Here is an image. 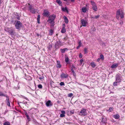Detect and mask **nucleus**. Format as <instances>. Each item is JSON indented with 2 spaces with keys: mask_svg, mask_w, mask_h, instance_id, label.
<instances>
[{
  "mask_svg": "<svg viewBox=\"0 0 125 125\" xmlns=\"http://www.w3.org/2000/svg\"><path fill=\"white\" fill-rule=\"evenodd\" d=\"M56 17V15L54 14L50 15L47 21L51 24V26H53L54 25V21Z\"/></svg>",
  "mask_w": 125,
  "mask_h": 125,
  "instance_id": "f257e3e1",
  "label": "nucleus"
},
{
  "mask_svg": "<svg viewBox=\"0 0 125 125\" xmlns=\"http://www.w3.org/2000/svg\"><path fill=\"white\" fill-rule=\"evenodd\" d=\"M124 13L122 10L121 11L120 10H118L116 12V18L118 20L119 18V16H120L121 18L123 19L124 17Z\"/></svg>",
  "mask_w": 125,
  "mask_h": 125,
  "instance_id": "f03ea898",
  "label": "nucleus"
},
{
  "mask_svg": "<svg viewBox=\"0 0 125 125\" xmlns=\"http://www.w3.org/2000/svg\"><path fill=\"white\" fill-rule=\"evenodd\" d=\"M29 8L30 12L33 14L35 13L36 12H38V10L37 9H34L33 6L31 5L29 6Z\"/></svg>",
  "mask_w": 125,
  "mask_h": 125,
  "instance_id": "7ed1b4c3",
  "label": "nucleus"
},
{
  "mask_svg": "<svg viewBox=\"0 0 125 125\" xmlns=\"http://www.w3.org/2000/svg\"><path fill=\"white\" fill-rule=\"evenodd\" d=\"M79 114L80 115L83 116H85L87 115L86 109L84 108H83L81 109Z\"/></svg>",
  "mask_w": 125,
  "mask_h": 125,
  "instance_id": "20e7f679",
  "label": "nucleus"
},
{
  "mask_svg": "<svg viewBox=\"0 0 125 125\" xmlns=\"http://www.w3.org/2000/svg\"><path fill=\"white\" fill-rule=\"evenodd\" d=\"M91 3L92 5V8L93 10L95 11H96L97 10V8L96 4L92 1H91Z\"/></svg>",
  "mask_w": 125,
  "mask_h": 125,
  "instance_id": "39448f33",
  "label": "nucleus"
},
{
  "mask_svg": "<svg viewBox=\"0 0 125 125\" xmlns=\"http://www.w3.org/2000/svg\"><path fill=\"white\" fill-rule=\"evenodd\" d=\"M22 24L21 23L20 21H18L17 22L15 25V27L17 29H19L21 26Z\"/></svg>",
  "mask_w": 125,
  "mask_h": 125,
  "instance_id": "423d86ee",
  "label": "nucleus"
},
{
  "mask_svg": "<svg viewBox=\"0 0 125 125\" xmlns=\"http://www.w3.org/2000/svg\"><path fill=\"white\" fill-rule=\"evenodd\" d=\"M5 97H6L7 98L6 100V102L7 105L9 106L10 107V101L9 100V97L7 95H6V96H5Z\"/></svg>",
  "mask_w": 125,
  "mask_h": 125,
  "instance_id": "0eeeda50",
  "label": "nucleus"
},
{
  "mask_svg": "<svg viewBox=\"0 0 125 125\" xmlns=\"http://www.w3.org/2000/svg\"><path fill=\"white\" fill-rule=\"evenodd\" d=\"M8 32L11 35H13L14 33V30L10 28L8 29Z\"/></svg>",
  "mask_w": 125,
  "mask_h": 125,
  "instance_id": "6e6552de",
  "label": "nucleus"
},
{
  "mask_svg": "<svg viewBox=\"0 0 125 125\" xmlns=\"http://www.w3.org/2000/svg\"><path fill=\"white\" fill-rule=\"evenodd\" d=\"M81 22L83 26L85 27L86 26L87 23V21L83 19H82L81 21Z\"/></svg>",
  "mask_w": 125,
  "mask_h": 125,
  "instance_id": "1a4fd4ad",
  "label": "nucleus"
},
{
  "mask_svg": "<svg viewBox=\"0 0 125 125\" xmlns=\"http://www.w3.org/2000/svg\"><path fill=\"white\" fill-rule=\"evenodd\" d=\"M121 77L119 75H117L116 77V81L117 82L119 83L121 82Z\"/></svg>",
  "mask_w": 125,
  "mask_h": 125,
  "instance_id": "9d476101",
  "label": "nucleus"
},
{
  "mask_svg": "<svg viewBox=\"0 0 125 125\" xmlns=\"http://www.w3.org/2000/svg\"><path fill=\"white\" fill-rule=\"evenodd\" d=\"M62 45V43L60 41L56 42L55 44V47H57V46H61Z\"/></svg>",
  "mask_w": 125,
  "mask_h": 125,
  "instance_id": "9b49d317",
  "label": "nucleus"
},
{
  "mask_svg": "<svg viewBox=\"0 0 125 125\" xmlns=\"http://www.w3.org/2000/svg\"><path fill=\"white\" fill-rule=\"evenodd\" d=\"M46 104L47 107H49L52 105V104L50 100L46 102Z\"/></svg>",
  "mask_w": 125,
  "mask_h": 125,
  "instance_id": "f8f14e48",
  "label": "nucleus"
},
{
  "mask_svg": "<svg viewBox=\"0 0 125 125\" xmlns=\"http://www.w3.org/2000/svg\"><path fill=\"white\" fill-rule=\"evenodd\" d=\"M42 14L44 16L48 17L49 15V12L48 11H44Z\"/></svg>",
  "mask_w": 125,
  "mask_h": 125,
  "instance_id": "ddd939ff",
  "label": "nucleus"
},
{
  "mask_svg": "<svg viewBox=\"0 0 125 125\" xmlns=\"http://www.w3.org/2000/svg\"><path fill=\"white\" fill-rule=\"evenodd\" d=\"M57 67L58 68H61L62 67V66L60 64V61H57Z\"/></svg>",
  "mask_w": 125,
  "mask_h": 125,
  "instance_id": "4468645a",
  "label": "nucleus"
},
{
  "mask_svg": "<svg viewBox=\"0 0 125 125\" xmlns=\"http://www.w3.org/2000/svg\"><path fill=\"white\" fill-rule=\"evenodd\" d=\"M118 65V63H116L115 64H113L111 66V68H116Z\"/></svg>",
  "mask_w": 125,
  "mask_h": 125,
  "instance_id": "2eb2a0df",
  "label": "nucleus"
},
{
  "mask_svg": "<svg viewBox=\"0 0 125 125\" xmlns=\"http://www.w3.org/2000/svg\"><path fill=\"white\" fill-rule=\"evenodd\" d=\"M68 75L67 74H65L64 73H62L61 75V77L62 78H67Z\"/></svg>",
  "mask_w": 125,
  "mask_h": 125,
  "instance_id": "dca6fc26",
  "label": "nucleus"
},
{
  "mask_svg": "<svg viewBox=\"0 0 125 125\" xmlns=\"http://www.w3.org/2000/svg\"><path fill=\"white\" fill-rule=\"evenodd\" d=\"M63 18L64 19L65 22L66 23H68V21L67 17L65 16H64L63 17Z\"/></svg>",
  "mask_w": 125,
  "mask_h": 125,
  "instance_id": "f3484780",
  "label": "nucleus"
},
{
  "mask_svg": "<svg viewBox=\"0 0 125 125\" xmlns=\"http://www.w3.org/2000/svg\"><path fill=\"white\" fill-rule=\"evenodd\" d=\"M113 117L116 119H118L119 117V116L118 114L114 115Z\"/></svg>",
  "mask_w": 125,
  "mask_h": 125,
  "instance_id": "a211bd4d",
  "label": "nucleus"
},
{
  "mask_svg": "<svg viewBox=\"0 0 125 125\" xmlns=\"http://www.w3.org/2000/svg\"><path fill=\"white\" fill-rule=\"evenodd\" d=\"M56 2L59 5L61 6L62 5V2L60 0H57Z\"/></svg>",
  "mask_w": 125,
  "mask_h": 125,
  "instance_id": "6ab92c4d",
  "label": "nucleus"
},
{
  "mask_svg": "<svg viewBox=\"0 0 125 125\" xmlns=\"http://www.w3.org/2000/svg\"><path fill=\"white\" fill-rule=\"evenodd\" d=\"M87 11L86 8L85 7H83L82 9V11L83 12H86Z\"/></svg>",
  "mask_w": 125,
  "mask_h": 125,
  "instance_id": "aec40b11",
  "label": "nucleus"
},
{
  "mask_svg": "<svg viewBox=\"0 0 125 125\" xmlns=\"http://www.w3.org/2000/svg\"><path fill=\"white\" fill-rule=\"evenodd\" d=\"M66 50H68V49L66 48H64L63 49H60L62 53H64Z\"/></svg>",
  "mask_w": 125,
  "mask_h": 125,
  "instance_id": "412c9836",
  "label": "nucleus"
},
{
  "mask_svg": "<svg viewBox=\"0 0 125 125\" xmlns=\"http://www.w3.org/2000/svg\"><path fill=\"white\" fill-rule=\"evenodd\" d=\"M91 65L92 66L93 68L95 67L96 66V64L94 62H91Z\"/></svg>",
  "mask_w": 125,
  "mask_h": 125,
  "instance_id": "4be33fe9",
  "label": "nucleus"
},
{
  "mask_svg": "<svg viewBox=\"0 0 125 125\" xmlns=\"http://www.w3.org/2000/svg\"><path fill=\"white\" fill-rule=\"evenodd\" d=\"M65 31L66 30L65 28L64 27H63L61 31V32L62 33H64Z\"/></svg>",
  "mask_w": 125,
  "mask_h": 125,
  "instance_id": "5701e85b",
  "label": "nucleus"
},
{
  "mask_svg": "<svg viewBox=\"0 0 125 125\" xmlns=\"http://www.w3.org/2000/svg\"><path fill=\"white\" fill-rule=\"evenodd\" d=\"M62 10L64 11H66L67 12H68V10L66 7L62 8Z\"/></svg>",
  "mask_w": 125,
  "mask_h": 125,
  "instance_id": "b1692460",
  "label": "nucleus"
},
{
  "mask_svg": "<svg viewBox=\"0 0 125 125\" xmlns=\"http://www.w3.org/2000/svg\"><path fill=\"white\" fill-rule=\"evenodd\" d=\"M53 30H51L49 31V35H52L53 33Z\"/></svg>",
  "mask_w": 125,
  "mask_h": 125,
  "instance_id": "393cba45",
  "label": "nucleus"
},
{
  "mask_svg": "<svg viewBox=\"0 0 125 125\" xmlns=\"http://www.w3.org/2000/svg\"><path fill=\"white\" fill-rule=\"evenodd\" d=\"M7 95L4 94L2 92L0 91V96H6Z\"/></svg>",
  "mask_w": 125,
  "mask_h": 125,
  "instance_id": "a878e982",
  "label": "nucleus"
},
{
  "mask_svg": "<svg viewBox=\"0 0 125 125\" xmlns=\"http://www.w3.org/2000/svg\"><path fill=\"white\" fill-rule=\"evenodd\" d=\"M4 125H10V122H6L4 124Z\"/></svg>",
  "mask_w": 125,
  "mask_h": 125,
  "instance_id": "bb28decb",
  "label": "nucleus"
},
{
  "mask_svg": "<svg viewBox=\"0 0 125 125\" xmlns=\"http://www.w3.org/2000/svg\"><path fill=\"white\" fill-rule=\"evenodd\" d=\"M100 59H102V60H104V55L103 54H101L100 56Z\"/></svg>",
  "mask_w": 125,
  "mask_h": 125,
  "instance_id": "cd10ccee",
  "label": "nucleus"
},
{
  "mask_svg": "<svg viewBox=\"0 0 125 125\" xmlns=\"http://www.w3.org/2000/svg\"><path fill=\"white\" fill-rule=\"evenodd\" d=\"M117 83H118L116 82V81H115L113 83V86H116L117 85Z\"/></svg>",
  "mask_w": 125,
  "mask_h": 125,
  "instance_id": "c85d7f7f",
  "label": "nucleus"
},
{
  "mask_svg": "<svg viewBox=\"0 0 125 125\" xmlns=\"http://www.w3.org/2000/svg\"><path fill=\"white\" fill-rule=\"evenodd\" d=\"M106 121V119L104 118H102V121L103 123H105Z\"/></svg>",
  "mask_w": 125,
  "mask_h": 125,
  "instance_id": "c756f323",
  "label": "nucleus"
},
{
  "mask_svg": "<svg viewBox=\"0 0 125 125\" xmlns=\"http://www.w3.org/2000/svg\"><path fill=\"white\" fill-rule=\"evenodd\" d=\"M65 61L66 62H68L69 61V58L68 57H66L65 59Z\"/></svg>",
  "mask_w": 125,
  "mask_h": 125,
  "instance_id": "7c9ffc66",
  "label": "nucleus"
},
{
  "mask_svg": "<svg viewBox=\"0 0 125 125\" xmlns=\"http://www.w3.org/2000/svg\"><path fill=\"white\" fill-rule=\"evenodd\" d=\"M73 94L72 93H70L68 95V96L69 97H71L73 96Z\"/></svg>",
  "mask_w": 125,
  "mask_h": 125,
  "instance_id": "2f4dec72",
  "label": "nucleus"
},
{
  "mask_svg": "<svg viewBox=\"0 0 125 125\" xmlns=\"http://www.w3.org/2000/svg\"><path fill=\"white\" fill-rule=\"evenodd\" d=\"M38 88L40 89L42 88V85L41 84L38 85Z\"/></svg>",
  "mask_w": 125,
  "mask_h": 125,
  "instance_id": "473e14b6",
  "label": "nucleus"
},
{
  "mask_svg": "<svg viewBox=\"0 0 125 125\" xmlns=\"http://www.w3.org/2000/svg\"><path fill=\"white\" fill-rule=\"evenodd\" d=\"M78 44H79V46H80L81 47V46L82 43H81V41L80 40L79 41V42H78Z\"/></svg>",
  "mask_w": 125,
  "mask_h": 125,
  "instance_id": "72a5a7b5",
  "label": "nucleus"
},
{
  "mask_svg": "<svg viewBox=\"0 0 125 125\" xmlns=\"http://www.w3.org/2000/svg\"><path fill=\"white\" fill-rule=\"evenodd\" d=\"M113 110V108H112L110 107L109 109L108 110V111L111 112Z\"/></svg>",
  "mask_w": 125,
  "mask_h": 125,
  "instance_id": "f704fd0d",
  "label": "nucleus"
},
{
  "mask_svg": "<svg viewBox=\"0 0 125 125\" xmlns=\"http://www.w3.org/2000/svg\"><path fill=\"white\" fill-rule=\"evenodd\" d=\"M60 85L61 86L64 85V83L63 82H61L60 83Z\"/></svg>",
  "mask_w": 125,
  "mask_h": 125,
  "instance_id": "c9c22d12",
  "label": "nucleus"
},
{
  "mask_svg": "<svg viewBox=\"0 0 125 125\" xmlns=\"http://www.w3.org/2000/svg\"><path fill=\"white\" fill-rule=\"evenodd\" d=\"M65 116V115L64 114H61L60 115V117H64Z\"/></svg>",
  "mask_w": 125,
  "mask_h": 125,
  "instance_id": "e433bc0d",
  "label": "nucleus"
},
{
  "mask_svg": "<svg viewBox=\"0 0 125 125\" xmlns=\"http://www.w3.org/2000/svg\"><path fill=\"white\" fill-rule=\"evenodd\" d=\"M99 15H97V16H95L94 18H95L96 19H97L99 18Z\"/></svg>",
  "mask_w": 125,
  "mask_h": 125,
  "instance_id": "4c0bfd02",
  "label": "nucleus"
},
{
  "mask_svg": "<svg viewBox=\"0 0 125 125\" xmlns=\"http://www.w3.org/2000/svg\"><path fill=\"white\" fill-rule=\"evenodd\" d=\"M84 51L85 53H87V49L85 48L84 49Z\"/></svg>",
  "mask_w": 125,
  "mask_h": 125,
  "instance_id": "58836bf2",
  "label": "nucleus"
},
{
  "mask_svg": "<svg viewBox=\"0 0 125 125\" xmlns=\"http://www.w3.org/2000/svg\"><path fill=\"white\" fill-rule=\"evenodd\" d=\"M40 16L39 15H38V17L37 18V20H40Z\"/></svg>",
  "mask_w": 125,
  "mask_h": 125,
  "instance_id": "ea45409f",
  "label": "nucleus"
},
{
  "mask_svg": "<svg viewBox=\"0 0 125 125\" xmlns=\"http://www.w3.org/2000/svg\"><path fill=\"white\" fill-rule=\"evenodd\" d=\"M83 62V60L82 59H81L80 60V65H81L82 64V62Z\"/></svg>",
  "mask_w": 125,
  "mask_h": 125,
  "instance_id": "a19ab883",
  "label": "nucleus"
},
{
  "mask_svg": "<svg viewBox=\"0 0 125 125\" xmlns=\"http://www.w3.org/2000/svg\"><path fill=\"white\" fill-rule=\"evenodd\" d=\"M61 113H62V114H65V112L64 111L62 110L61 111Z\"/></svg>",
  "mask_w": 125,
  "mask_h": 125,
  "instance_id": "79ce46f5",
  "label": "nucleus"
},
{
  "mask_svg": "<svg viewBox=\"0 0 125 125\" xmlns=\"http://www.w3.org/2000/svg\"><path fill=\"white\" fill-rule=\"evenodd\" d=\"M82 55L81 53H80L79 54V57L80 58H82Z\"/></svg>",
  "mask_w": 125,
  "mask_h": 125,
  "instance_id": "37998d69",
  "label": "nucleus"
},
{
  "mask_svg": "<svg viewBox=\"0 0 125 125\" xmlns=\"http://www.w3.org/2000/svg\"><path fill=\"white\" fill-rule=\"evenodd\" d=\"M26 117H27V119L28 120V121H30V117H29V116L28 115V116H27Z\"/></svg>",
  "mask_w": 125,
  "mask_h": 125,
  "instance_id": "c03bdc74",
  "label": "nucleus"
},
{
  "mask_svg": "<svg viewBox=\"0 0 125 125\" xmlns=\"http://www.w3.org/2000/svg\"><path fill=\"white\" fill-rule=\"evenodd\" d=\"M44 78V77L43 76H41L39 77V79L40 80Z\"/></svg>",
  "mask_w": 125,
  "mask_h": 125,
  "instance_id": "a18cd8bd",
  "label": "nucleus"
},
{
  "mask_svg": "<svg viewBox=\"0 0 125 125\" xmlns=\"http://www.w3.org/2000/svg\"><path fill=\"white\" fill-rule=\"evenodd\" d=\"M72 72L73 73H74V71H73V68H72V69H71V70Z\"/></svg>",
  "mask_w": 125,
  "mask_h": 125,
  "instance_id": "49530a36",
  "label": "nucleus"
},
{
  "mask_svg": "<svg viewBox=\"0 0 125 125\" xmlns=\"http://www.w3.org/2000/svg\"><path fill=\"white\" fill-rule=\"evenodd\" d=\"M123 21H121V22H120L119 23L121 25H122V24H123Z\"/></svg>",
  "mask_w": 125,
  "mask_h": 125,
  "instance_id": "de8ad7c7",
  "label": "nucleus"
},
{
  "mask_svg": "<svg viewBox=\"0 0 125 125\" xmlns=\"http://www.w3.org/2000/svg\"><path fill=\"white\" fill-rule=\"evenodd\" d=\"M71 113L73 114L74 113V112L73 111H72L70 112Z\"/></svg>",
  "mask_w": 125,
  "mask_h": 125,
  "instance_id": "09e8293b",
  "label": "nucleus"
},
{
  "mask_svg": "<svg viewBox=\"0 0 125 125\" xmlns=\"http://www.w3.org/2000/svg\"><path fill=\"white\" fill-rule=\"evenodd\" d=\"M81 47L80 46H77L76 47V48L77 49H79L80 47Z\"/></svg>",
  "mask_w": 125,
  "mask_h": 125,
  "instance_id": "8fccbe9b",
  "label": "nucleus"
},
{
  "mask_svg": "<svg viewBox=\"0 0 125 125\" xmlns=\"http://www.w3.org/2000/svg\"><path fill=\"white\" fill-rule=\"evenodd\" d=\"M100 58H98V59H97V61L98 62H99L100 60Z\"/></svg>",
  "mask_w": 125,
  "mask_h": 125,
  "instance_id": "3c124183",
  "label": "nucleus"
},
{
  "mask_svg": "<svg viewBox=\"0 0 125 125\" xmlns=\"http://www.w3.org/2000/svg\"><path fill=\"white\" fill-rule=\"evenodd\" d=\"M72 68H73H73L75 69V66L74 65H72Z\"/></svg>",
  "mask_w": 125,
  "mask_h": 125,
  "instance_id": "603ef678",
  "label": "nucleus"
},
{
  "mask_svg": "<svg viewBox=\"0 0 125 125\" xmlns=\"http://www.w3.org/2000/svg\"><path fill=\"white\" fill-rule=\"evenodd\" d=\"M40 20H37V22H38V23H40Z\"/></svg>",
  "mask_w": 125,
  "mask_h": 125,
  "instance_id": "864d4df0",
  "label": "nucleus"
},
{
  "mask_svg": "<svg viewBox=\"0 0 125 125\" xmlns=\"http://www.w3.org/2000/svg\"><path fill=\"white\" fill-rule=\"evenodd\" d=\"M25 115H26V116H28V114H27V113H26L25 114Z\"/></svg>",
  "mask_w": 125,
  "mask_h": 125,
  "instance_id": "5fc2aeb1",
  "label": "nucleus"
},
{
  "mask_svg": "<svg viewBox=\"0 0 125 125\" xmlns=\"http://www.w3.org/2000/svg\"><path fill=\"white\" fill-rule=\"evenodd\" d=\"M71 2H74V0H71Z\"/></svg>",
  "mask_w": 125,
  "mask_h": 125,
  "instance_id": "6e6d98bb",
  "label": "nucleus"
},
{
  "mask_svg": "<svg viewBox=\"0 0 125 125\" xmlns=\"http://www.w3.org/2000/svg\"><path fill=\"white\" fill-rule=\"evenodd\" d=\"M64 1H66L67 0H63Z\"/></svg>",
  "mask_w": 125,
  "mask_h": 125,
  "instance_id": "4d7b16f0",
  "label": "nucleus"
},
{
  "mask_svg": "<svg viewBox=\"0 0 125 125\" xmlns=\"http://www.w3.org/2000/svg\"><path fill=\"white\" fill-rule=\"evenodd\" d=\"M18 19H19V18H18Z\"/></svg>",
  "mask_w": 125,
  "mask_h": 125,
  "instance_id": "13d9d810",
  "label": "nucleus"
},
{
  "mask_svg": "<svg viewBox=\"0 0 125 125\" xmlns=\"http://www.w3.org/2000/svg\"><path fill=\"white\" fill-rule=\"evenodd\" d=\"M29 5H30V4L29 3Z\"/></svg>",
  "mask_w": 125,
  "mask_h": 125,
  "instance_id": "bf43d9fd",
  "label": "nucleus"
}]
</instances>
